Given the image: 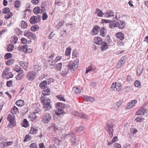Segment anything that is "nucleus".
Listing matches in <instances>:
<instances>
[{
    "instance_id": "1",
    "label": "nucleus",
    "mask_w": 148,
    "mask_h": 148,
    "mask_svg": "<svg viewBox=\"0 0 148 148\" xmlns=\"http://www.w3.org/2000/svg\"><path fill=\"white\" fill-rule=\"evenodd\" d=\"M105 128V130L108 133L109 137L112 138L113 136L114 131V125L112 121H108Z\"/></svg>"
},
{
    "instance_id": "2",
    "label": "nucleus",
    "mask_w": 148,
    "mask_h": 148,
    "mask_svg": "<svg viewBox=\"0 0 148 148\" xmlns=\"http://www.w3.org/2000/svg\"><path fill=\"white\" fill-rule=\"evenodd\" d=\"M40 100L43 105V107L46 110H48L51 108L50 104L51 101L50 99H45L44 96H41Z\"/></svg>"
},
{
    "instance_id": "3",
    "label": "nucleus",
    "mask_w": 148,
    "mask_h": 148,
    "mask_svg": "<svg viewBox=\"0 0 148 148\" xmlns=\"http://www.w3.org/2000/svg\"><path fill=\"white\" fill-rule=\"evenodd\" d=\"M79 60L77 59L74 61H70L68 64V67L71 71H74L77 68L79 64Z\"/></svg>"
},
{
    "instance_id": "4",
    "label": "nucleus",
    "mask_w": 148,
    "mask_h": 148,
    "mask_svg": "<svg viewBox=\"0 0 148 148\" xmlns=\"http://www.w3.org/2000/svg\"><path fill=\"white\" fill-rule=\"evenodd\" d=\"M56 107L58 110L55 112V114L57 116L62 114L64 112L63 109L64 108V105L61 102L57 103L56 105Z\"/></svg>"
},
{
    "instance_id": "5",
    "label": "nucleus",
    "mask_w": 148,
    "mask_h": 148,
    "mask_svg": "<svg viewBox=\"0 0 148 148\" xmlns=\"http://www.w3.org/2000/svg\"><path fill=\"white\" fill-rule=\"evenodd\" d=\"M136 114L138 115H145L147 116H148V110H147L144 107H143L138 110Z\"/></svg>"
},
{
    "instance_id": "6",
    "label": "nucleus",
    "mask_w": 148,
    "mask_h": 148,
    "mask_svg": "<svg viewBox=\"0 0 148 148\" xmlns=\"http://www.w3.org/2000/svg\"><path fill=\"white\" fill-rule=\"evenodd\" d=\"M2 13L3 14H8L5 15L4 17L6 19H8L12 15V13L10 11V10L9 8L6 7L3 9Z\"/></svg>"
},
{
    "instance_id": "7",
    "label": "nucleus",
    "mask_w": 148,
    "mask_h": 148,
    "mask_svg": "<svg viewBox=\"0 0 148 148\" xmlns=\"http://www.w3.org/2000/svg\"><path fill=\"white\" fill-rule=\"evenodd\" d=\"M41 19V16L37 15L36 16H34L31 17L29 21L31 24H34L39 22Z\"/></svg>"
},
{
    "instance_id": "8",
    "label": "nucleus",
    "mask_w": 148,
    "mask_h": 148,
    "mask_svg": "<svg viewBox=\"0 0 148 148\" xmlns=\"http://www.w3.org/2000/svg\"><path fill=\"white\" fill-rule=\"evenodd\" d=\"M51 116L49 113H47L42 116V122L44 123H48L51 120Z\"/></svg>"
},
{
    "instance_id": "9",
    "label": "nucleus",
    "mask_w": 148,
    "mask_h": 148,
    "mask_svg": "<svg viewBox=\"0 0 148 148\" xmlns=\"http://www.w3.org/2000/svg\"><path fill=\"white\" fill-rule=\"evenodd\" d=\"M36 75V72L30 71L27 73L26 77L28 80L32 81L34 79Z\"/></svg>"
},
{
    "instance_id": "10",
    "label": "nucleus",
    "mask_w": 148,
    "mask_h": 148,
    "mask_svg": "<svg viewBox=\"0 0 148 148\" xmlns=\"http://www.w3.org/2000/svg\"><path fill=\"white\" fill-rule=\"evenodd\" d=\"M24 35L30 39H34L36 37V35L28 31H25Z\"/></svg>"
},
{
    "instance_id": "11",
    "label": "nucleus",
    "mask_w": 148,
    "mask_h": 148,
    "mask_svg": "<svg viewBox=\"0 0 148 148\" xmlns=\"http://www.w3.org/2000/svg\"><path fill=\"white\" fill-rule=\"evenodd\" d=\"M7 119L13 126L15 125V116L13 115L9 114L7 117Z\"/></svg>"
},
{
    "instance_id": "12",
    "label": "nucleus",
    "mask_w": 148,
    "mask_h": 148,
    "mask_svg": "<svg viewBox=\"0 0 148 148\" xmlns=\"http://www.w3.org/2000/svg\"><path fill=\"white\" fill-rule=\"evenodd\" d=\"M114 25H115L116 27H118L119 29H123L125 27V23L122 21H118L115 22Z\"/></svg>"
},
{
    "instance_id": "13",
    "label": "nucleus",
    "mask_w": 148,
    "mask_h": 148,
    "mask_svg": "<svg viewBox=\"0 0 148 148\" xmlns=\"http://www.w3.org/2000/svg\"><path fill=\"white\" fill-rule=\"evenodd\" d=\"M137 102V101L136 100H132L131 102L128 103L125 107V109L128 110L132 108L135 105Z\"/></svg>"
},
{
    "instance_id": "14",
    "label": "nucleus",
    "mask_w": 148,
    "mask_h": 148,
    "mask_svg": "<svg viewBox=\"0 0 148 148\" xmlns=\"http://www.w3.org/2000/svg\"><path fill=\"white\" fill-rule=\"evenodd\" d=\"M42 8V7H41ZM33 12L34 14H37L44 12V9L40 8V7H36L33 9Z\"/></svg>"
},
{
    "instance_id": "15",
    "label": "nucleus",
    "mask_w": 148,
    "mask_h": 148,
    "mask_svg": "<svg viewBox=\"0 0 148 148\" xmlns=\"http://www.w3.org/2000/svg\"><path fill=\"white\" fill-rule=\"evenodd\" d=\"M69 69L66 66H63L62 71L61 72V75L63 76H65L68 74Z\"/></svg>"
},
{
    "instance_id": "16",
    "label": "nucleus",
    "mask_w": 148,
    "mask_h": 148,
    "mask_svg": "<svg viewBox=\"0 0 148 148\" xmlns=\"http://www.w3.org/2000/svg\"><path fill=\"white\" fill-rule=\"evenodd\" d=\"M102 40L101 37L96 36L93 40V42L98 45H100L101 43Z\"/></svg>"
},
{
    "instance_id": "17",
    "label": "nucleus",
    "mask_w": 148,
    "mask_h": 148,
    "mask_svg": "<svg viewBox=\"0 0 148 148\" xmlns=\"http://www.w3.org/2000/svg\"><path fill=\"white\" fill-rule=\"evenodd\" d=\"M74 115L75 116H77L80 118L85 119L86 120L88 119V117L85 114L81 113H79L77 112H75Z\"/></svg>"
},
{
    "instance_id": "18",
    "label": "nucleus",
    "mask_w": 148,
    "mask_h": 148,
    "mask_svg": "<svg viewBox=\"0 0 148 148\" xmlns=\"http://www.w3.org/2000/svg\"><path fill=\"white\" fill-rule=\"evenodd\" d=\"M13 142L9 141L8 142H3L0 143V147L4 148L11 145L13 143Z\"/></svg>"
},
{
    "instance_id": "19",
    "label": "nucleus",
    "mask_w": 148,
    "mask_h": 148,
    "mask_svg": "<svg viewBox=\"0 0 148 148\" xmlns=\"http://www.w3.org/2000/svg\"><path fill=\"white\" fill-rule=\"evenodd\" d=\"M99 27L97 25H95L92 29L91 34L93 35H96L97 34L99 30Z\"/></svg>"
},
{
    "instance_id": "20",
    "label": "nucleus",
    "mask_w": 148,
    "mask_h": 148,
    "mask_svg": "<svg viewBox=\"0 0 148 148\" xmlns=\"http://www.w3.org/2000/svg\"><path fill=\"white\" fill-rule=\"evenodd\" d=\"M102 21L103 23H109V25L110 27L111 28H113L114 27H116L115 25H114L115 24V22L113 23L112 22H111L109 20H106L105 19H103L102 20Z\"/></svg>"
},
{
    "instance_id": "21",
    "label": "nucleus",
    "mask_w": 148,
    "mask_h": 148,
    "mask_svg": "<svg viewBox=\"0 0 148 148\" xmlns=\"http://www.w3.org/2000/svg\"><path fill=\"white\" fill-rule=\"evenodd\" d=\"M19 63L21 66L25 70H27V69L28 64L27 62H25L23 61H20L19 62Z\"/></svg>"
},
{
    "instance_id": "22",
    "label": "nucleus",
    "mask_w": 148,
    "mask_h": 148,
    "mask_svg": "<svg viewBox=\"0 0 148 148\" xmlns=\"http://www.w3.org/2000/svg\"><path fill=\"white\" fill-rule=\"evenodd\" d=\"M101 45V49L102 51L106 50L108 48L107 44L105 42H102Z\"/></svg>"
},
{
    "instance_id": "23",
    "label": "nucleus",
    "mask_w": 148,
    "mask_h": 148,
    "mask_svg": "<svg viewBox=\"0 0 148 148\" xmlns=\"http://www.w3.org/2000/svg\"><path fill=\"white\" fill-rule=\"evenodd\" d=\"M27 46L26 45H24L23 46H20L18 47V50L23 51L25 53L27 52Z\"/></svg>"
},
{
    "instance_id": "24",
    "label": "nucleus",
    "mask_w": 148,
    "mask_h": 148,
    "mask_svg": "<svg viewBox=\"0 0 148 148\" xmlns=\"http://www.w3.org/2000/svg\"><path fill=\"white\" fill-rule=\"evenodd\" d=\"M116 37L120 40H122L124 39V35L121 32H119L116 34Z\"/></svg>"
},
{
    "instance_id": "25",
    "label": "nucleus",
    "mask_w": 148,
    "mask_h": 148,
    "mask_svg": "<svg viewBox=\"0 0 148 148\" xmlns=\"http://www.w3.org/2000/svg\"><path fill=\"white\" fill-rule=\"evenodd\" d=\"M100 35L103 36H105L107 33L106 29L104 27H102L100 30Z\"/></svg>"
},
{
    "instance_id": "26",
    "label": "nucleus",
    "mask_w": 148,
    "mask_h": 148,
    "mask_svg": "<svg viewBox=\"0 0 148 148\" xmlns=\"http://www.w3.org/2000/svg\"><path fill=\"white\" fill-rule=\"evenodd\" d=\"M52 142L53 143H55L56 145H58L60 144L61 143L62 141L56 137H55L53 138L52 140Z\"/></svg>"
},
{
    "instance_id": "27",
    "label": "nucleus",
    "mask_w": 148,
    "mask_h": 148,
    "mask_svg": "<svg viewBox=\"0 0 148 148\" xmlns=\"http://www.w3.org/2000/svg\"><path fill=\"white\" fill-rule=\"evenodd\" d=\"M11 112L13 114H16L18 113V108L15 106H14L11 109Z\"/></svg>"
},
{
    "instance_id": "28",
    "label": "nucleus",
    "mask_w": 148,
    "mask_h": 148,
    "mask_svg": "<svg viewBox=\"0 0 148 148\" xmlns=\"http://www.w3.org/2000/svg\"><path fill=\"white\" fill-rule=\"evenodd\" d=\"M42 93L45 96L49 95L50 93L49 89L47 87L43 89Z\"/></svg>"
},
{
    "instance_id": "29",
    "label": "nucleus",
    "mask_w": 148,
    "mask_h": 148,
    "mask_svg": "<svg viewBox=\"0 0 148 148\" xmlns=\"http://www.w3.org/2000/svg\"><path fill=\"white\" fill-rule=\"evenodd\" d=\"M84 99L87 102H92L95 100V98L93 97H84Z\"/></svg>"
},
{
    "instance_id": "30",
    "label": "nucleus",
    "mask_w": 148,
    "mask_h": 148,
    "mask_svg": "<svg viewBox=\"0 0 148 148\" xmlns=\"http://www.w3.org/2000/svg\"><path fill=\"white\" fill-rule=\"evenodd\" d=\"M47 84V81H44L40 83V87L41 88L43 89L47 88L46 85Z\"/></svg>"
},
{
    "instance_id": "31",
    "label": "nucleus",
    "mask_w": 148,
    "mask_h": 148,
    "mask_svg": "<svg viewBox=\"0 0 148 148\" xmlns=\"http://www.w3.org/2000/svg\"><path fill=\"white\" fill-rule=\"evenodd\" d=\"M114 13L112 11H108L105 14V16L107 17L113 16Z\"/></svg>"
},
{
    "instance_id": "32",
    "label": "nucleus",
    "mask_w": 148,
    "mask_h": 148,
    "mask_svg": "<svg viewBox=\"0 0 148 148\" xmlns=\"http://www.w3.org/2000/svg\"><path fill=\"white\" fill-rule=\"evenodd\" d=\"M142 67L141 66H139L137 70V73L138 75L140 76L142 73L143 69Z\"/></svg>"
},
{
    "instance_id": "33",
    "label": "nucleus",
    "mask_w": 148,
    "mask_h": 148,
    "mask_svg": "<svg viewBox=\"0 0 148 148\" xmlns=\"http://www.w3.org/2000/svg\"><path fill=\"white\" fill-rule=\"evenodd\" d=\"M73 90L74 93L75 94H78L80 92L81 89L79 88H78L77 87H74L73 88Z\"/></svg>"
},
{
    "instance_id": "34",
    "label": "nucleus",
    "mask_w": 148,
    "mask_h": 148,
    "mask_svg": "<svg viewBox=\"0 0 148 148\" xmlns=\"http://www.w3.org/2000/svg\"><path fill=\"white\" fill-rule=\"evenodd\" d=\"M16 104L19 106H21L24 104V101L21 100H19L16 101Z\"/></svg>"
},
{
    "instance_id": "35",
    "label": "nucleus",
    "mask_w": 148,
    "mask_h": 148,
    "mask_svg": "<svg viewBox=\"0 0 148 148\" xmlns=\"http://www.w3.org/2000/svg\"><path fill=\"white\" fill-rule=\"evenodd\" d=\"M62 62L59 63L56 65L55 68L57 71H60L62 68Z\"/></svg>"
},
{
    "instance_id": "36",
    "label": "nucleus",
    "mask_w": 148,
    "mask_h": 148,
    "mask_svg": "<svg viewBox=\"0 0 148 148\" xmlns=\"http://www.w3.org/2000/svg\"><path fill=\"white\" fill-rule=\"evenodd\" d=\"M23 73V71H20L16 77V79L17 80H20L22 78V74Z\"/></svg>"
},
{
    "instance_id": "37",
    "label": "nucleus",
    "mask_w": 148,
    "mask_h": 148,
    "mask_svg": "<svg viewBox=\"0 0 148 148\" xmlns=\"http://www.w3.org/2000/svg\"><path fill=\"white\" fill-rule=\"evenodd\" d=\"M96 13L97 14V15L99 16L102 17L103 15L105 16V14H103L102 11L100 10L97 9L96 10Z\"/></svg>"
},
{
    "instance_id": "38",
    "label": "nucleus",
    "mask_w": 148,
    "mask_h": 148,
    "mask_svg": "<svg viewBox=\"0 0 148 148\" xmlns=\"http://www.w3.org/2000/svg\"><path fill=\"white\" fill-rule=\"evenodd\" d=\"M14 48V45L12 44H11L8 46L7 48V50L8 51H11L13 50Z\"/></svg>"
},
{
    "instance_id": "39",
    "label": "nucleus",
    "mask_w": 148,
    "mask_h": 148,
    "mask_svg": "<svg viewBox=\"0 0 148 148\" xmlns=\"http://www.w3.org/2000/svg\"><path fill=\"white\" fill-rule=\"evenodd\" d=\"M37 131L38 130L36 128L31 127L29 132V133L31 134H35L36 133Z\"/></svg>"
},
{
    "instance_id": "40",
    "label": "nucleus",
    "mask_w": 148,
    "mask_h": 148,
    "mask_svg": "<svg viewBox=\"0 0 148 148\" xmlns=\"http://www.w3.org/2000/svg\"><path fill=\"white\" fill-rule=\"evenodd\" d=\"M12 55L10 53H6L4 56V58L5 60H7L11 58L12 57Z\"/></svg>"
},
{
    "instance_id": "41",
    "label": "nucleus",
    "mask_w": 148,
    "mask_h": 148,
    "mask_svg": "<svg viewBox=\"0 0 148 148\" xmlns=\"http://www.w3.org/2000/svg\"><path fill=\"white\" fill-rule=\"evenodd\" d=\"M34 110L33 112L35 114L38 113L41 111L40 109L37 106L34 108Z\"/></svg>"
},
{
    "instance_id": "42",
    "label": "nucleus",
    "mask_w": 148,
    "mask_h": 148,
    "mask_svg": "<svg viewBox=\"0 0 148 148\" xmlns=\"http://www.w3.org/2000/svg\"><path fill=\"white\" fill-rule=\"evenodd\" d=\"M18 38L16 36H14L12 38V40H10L11 42L14 44H16L18 40Z\"/></svg>"
},
{
    "instance_id": "43",
    "label": "nucleus",
    "mask_w": 148,
    "mask_h": 148,
    "mask_svg": "<svg viewBox=\"0 0 148 148\" xmlns=\"http://www.w3.org/2000/svg\"><path fill=\"white\" fill-rule=\"evenodd\" d=\"M54 62L52 60H48L47 62L50 65V67L51 69H53L55 66V65L53 64V63Z\"/></svg>"
},
{
    "instance_id": "44",
    "label": "nucleus",
    "mask_w": 148,
    "mask_h": 148,
    "mask_svg": "<svg viewBox=\"0 0 148 148\" xmlns=\"http://www.w3.org/2000/svg\"><path fill=\"white\" fill-rule=\"evenodd\" d=\"M56 97L61 101H65L64 96L62 95H58L56 96Z\"/></svg>"
},
{
    "instance_id": "45",
    "label": "nucleus",
    "mask_w": 148,
    "mask_h": 148,
    "mask_svg": "<svg viewBox=\"0 0 148 148\" xmlns=\"http://www.w3.org/2000/svg\"><path fill=\"white\" fill-rule=\"evenodd\" d=\"M10 71V69L8 68H6L3 71V75H7L9 74V71Z\"/></svg>"
},
{
    "instance_id": "46",
    "label": "nucleus",
    "mask_w": 148,
    "mask_h": 148,
    "mask_svg": "<svg viewBox=\"0 0 148 148\" xmlns=\"http://www.w3.org/2000/svg\"><path fill=\"white\" fill-rule=\"evenodd\" d=\"M22 27L23 28H26L27 26V24L25 21H22L21 22Z\"/></svg>"
},
{
    "instance_id": "47",
    "label": "nucleus",
    "mask_w": 148,
    "mask_h": 148,
    "mask_svg": "<svg viewBox=\"0 0 148 148\" xmlns=\"http://www.w3.org/2000/svg\"><path fill=\"white\" fill-rule=\"evenodd\" d=\"M71 48L70 47H69L67 48L65 51V55L66 56H69L70 54Z\"/></svg>"
},
{
    "instance_id": "48",
    "label": "nucleus",
    "mask_w": 148,
    "mask_h": 148,
    "mask_svg": "<svg viewBox=\"0 0 148 148\" xmlns=\"http://www.w3.org/2000/svg\"><path fill=\"white\" fill-rule=\"evenodd\" d=\"M35 113L33 112L30 116L31 120L32 121H34L37 118V116L36 115Z\"/></svg>"
},
{
    "instance_id": "49",
    "label": "nucleus",
    "mask_w": 148,
    "mask_h": 148,
    "mask_svg": "<svg viewBox=\"0 0 148 148\" xmlns=\"http://www.w3.org/2000/svg\"><path fill=\"white\" fill-rule=\"evenodd\" d=\"M22 125L23 127H26L28 126V123L27 119H24L23 121Z\"/></svg>"
},
{
    "instance_id": "50",
    "label": "nucleus",
    "mask_w": 148,
    "mask_h": 148,
    "mask_svg": "<svg viewBox=\"0 0 148 148\" xmlns=\"http://www.w3.org/2000/svg\"><path fill=\"white\" fill-rule=\"evenodd\" d=\"M134 85L136 87L140 88L141 86L140 82L138 80H136L134 83Z\"/></svg>"
},
{
    "instance_id": "51",
    "label": "nucleus",
    "mask_w": 148,
    "mask_h": 148,
    "mask_svg": "<svg viewBox=\"0 0 148 148\" xmlns=\"http://www.w3.org/2000/svg\"><path fill=\"white\" fill-rule=\"evenodd\" d=\"M14 61V60L13 59L9 60L7 61L6 64L8 66L11 65L13 63Z\"/></svg>"
},
{
    "instance_id": "52",
    "label": "nucleus",
    "mask_w": 148,
    "mask_h": 148,
    "mask_svg": "<svg viewBox=\"0 0 148 148\" xmlns=\"http://www.w3.org/2000/svg\"><path fill=\"white\" fill-rule=\"evenodd\" d=\"M122 88L121 84L120 83H118L116 86V89L118 91H119Z\"/></svg>"
},
{
    "instance_id": "53",
    "label": "nucleus",
    "mask_w": 148,
    "mask_h": 148,
    "mask_svg": "<svg viewBox=\"0 0 148 148\" xmlns=\"http://www.w3.org/2000/svg\"><path fill=\"white\" fill-rule=\"evenodd\" d=\"M14 6L16 8H18L20 7V2L18 1H16L14 3Z\"/></svg>"
},
{
    "instance_id": "54",
    "label": "nucleus",
    "mask_w": 148,
    "mask_h": 148,
    "mask_svg": "<svg viewBox=\"0 0 148 148\" xmlns=\"http://www.w3.org/2000/svg\"><path fill=\"white\" fill-rule=\"evenodd\" d=\"M117 139V137L116 136H114V137L112 139L111 142L110 143H108V145H110L112 144L114 142H116Z\"/></svg>"
},
{
    "instance_id": "55",
    "label": "nucleus",
    "mask_w": 148,
    "mask_h": 148,
    "mask_svg": "<svg viewBox=\"0 0 148 148\" xmlns=\"http://www.w3.org/2000/svg\"><path fill=\"white\" fill-rule=\"evenodd\" d=\"M15 32L16 34L18 35L21 34L22 33V32L18 28H16Z\"/></svg>"
},
{
    "instance_id": "56",
    "label": "nucleus",
    "mask_w": 148,
    "mask_h": 148,
    "mask_svg": "<svg viewBox=\"0 0 148 148\" xmlns=\"http://www.w3.org/2000/svg\"><path fill=\"white\" fill-rule=\"evenodd\" d=\"M49 128L50 129L53 128L55 131H56L58 130V128L57 127V126H56L55 124H54L51 125L50 127H49Z\"/></svg>"
},
{
    "instance_id": "57",
    "label": "nucleus",
    "mask_w": 148,
    "mask_h": 148,
    "mask_svg": "<svg viewBox=\"0 0 148 148\" xmlns=\"http://www.w3.org/2000/svg\"><path fill=\"white\" fill-rule=\"evenodd\" d=\"M20 69L21 68L19 66H16L14 70V71H16L17 72H20V71H22L20 70Z\"/></svg>"
},
{
    "instance_id": "58",
    "label": "nucleus",
    "mask_w": 148,
    "mask_h": 148,
    "mask_svg": "<svg viewBox=\"0 0 148 148\" xmlns=\"http://www.w3.org/2000/svg\"><path fill=\"white\" fill-rule=\"evenodd\" d=\"M62 57L61 56H58L53 61V62L55 63H56L61 60Z\"/></svg>"
},
{
    "instance_id": "59",
    "label": "nucleus",
    "mask_w": 148,
    "mask_h": 148,
    "mask_svg": "<svg viewBox=\"0 0 148 148\" xmlns=\"http://www.w3.org/2000/svg\"><path fill=\"white\" fill-rule=\"evenodd\" d=\"M38 28V26L36 25H33L31 28V30L33 32L36 31Z\"/></svg>"
},
{
    "instance_id": "60",
    "label": "nucleus",
    "mask_w": 148,
    "mask_h": 148,
    "mask_svg": "<svg viewBox=\"0 0 148 148\" xmlns=\"http://www.w3.org/2000/svg\"><path fill=\"white\" fill-rule=\"evenodd\" d=\"M125 62V57L124 56L121 58L119 62L120 64L123 65L124 64Z\"/></svg>"
},
{
    "instance_id": "61",
    "label": "nucleus",
    "mask_w": 148,
    "mask_h": 148,
    "mask_svg": "<svg viewBox=\"0 0 148 148\" xmlns=\"http://www.w3.org/2000/svg\"><path fill=\"white\" fill-rule=\"evenodd\" d=\"M42 19L43 20H46L47 19L48 17V16L46 13H44L42 16Z\"/></svg>"
},
{
    "instance_id": "62",
    "label": "nucleus",
    "mask_w": 148,
    "mask_h": 148,
    "mask_svg": "<svg viewBox=\"0 0 148 148\" xmlns=\"http://www.w3.org/2000/svg\"><path fill=\"white\" fill-rule=\"evenodd\" d=\"M64 23V21H61L58 23V24L57 25L58 27H60L62 26L63 25Z\"/></svg>"
},
{
    "instance_id": "63",
    "label": "nucleus",
    "mask_w": 148,
    "mask_h": 148,
    "mask_svg": "<svg viewBox=\"0 0 148 148\" xmlns=\"http://www.w3.org/2000/svg\"><path fill=\"white\" fill-rule=\"evenodd\" d=\"M113 148H121V146L120 144L116 143L114 144Z\"/></svg>"
},
{
    "instance_id": "64",
    "label": "nucleus",
    "mask_w": 148,
    "mask_h": 148,
    "mask_svg": "<svg viewBox=\"0 0 148 148\" xmlns=\"http://www.w3.org/2000/svg\"><path fill=\"white\" fill-rule=\"evenodd\" d=\"M29 147L30 148H38L36 144L34 143L31 144Z\"/></svg>"
}]
</instances>
